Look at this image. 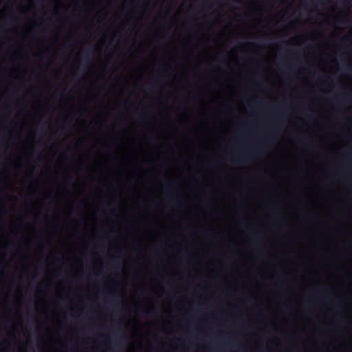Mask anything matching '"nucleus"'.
I'll use <instances>...</instances> for the list:
<instances>
[{
  "mask_svg": "<svg viewBox=\"0 0 352 352\" xmlns=\"http://www.w3.org/2000/svg\"><path fill=\"white\" fill-rule=\"evenodd\" d=\"M280 277L283 278V279H285L286 278V274L285 272H282L280 274Z\"/></svg>",
  "mask_w": 352,
  "mask_h": 352,
  "instance_id": "3",
  "label": "nucleus"
},
{
  "mask_svg": "<svg viewBox=\"0 0 352 352\" xmlns=\"http://www.w3.org/2000/svg\"><path fill=\"white\" fill-rule=\"evenodd\" d=\"M158 81V78H155V82H157Z\"/></svg>",
  "mask_w": 352,
  "mask_h": 352,
  "instance_id": "6",
  "label": "nucleus"
},
{
  "mask_svg": "<svg viewBox=\"0 0 352 352\" xmlns=\"http://www.w3.org/2000/svg\"><path fill=\"white\" fill-rule=\"evenodd\" d=\"M234 162H236L237 164H241L243 162V161L240 159L234 160Z\"/></svg>",
  "mask_w": 352,
  "mask_h": 352,
  "instance_id": "4",
  "label": "nucleus"
},
{
  "mask_svg": "<svg viewBox=\"0 0 352 352\" xmlns=\"http://www.w3.org/2000/svg\"><path fill=\"white\" fill-rule=\"evenodd\" d=\"M272 110L275 113L276 120L280 123H283L285 121V116H285V114L286 113L285 111H284L279 106L273 108Z\"/></svg>",
  "mask_w": 352,
  "mask_h": 352,
  "instance_id": "2",
  "label": "nucleus"
},
{
  "mask_svg": "<svg viewBox=\"0 0 352 352\" xmlns=\"http://www.w3.org/2000/svg\"><path fill=\"white\" fill-rule=\"evenodd\" d=\"M273 136L272 135L270 138H265L264 142L262 144H260L254 148L253 154H261L263 153L264 148H267L269 147L270 143L272 142Z\"/></svg>",
  "mask_w": 352,
  "mask_h": 352,
  "instance_id": "1",
  "label": "nucleus"
},
{
  "mask_svg": "<svg viewBox=\"0 0 352 352\" xmlns=\"http://www.w3.org/2000/svg\"><path fill=\"white\" fill-rule=\"evenodd\" d=\"M256 234V236H261L262 234V232H257L255 233Z\"/></svg>",
  "mask_w": 352,
  "mask_h": 352,
  "instance_id": "5",
  "label": "nucleus"
}]
</instances>
